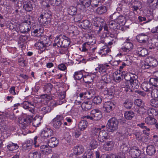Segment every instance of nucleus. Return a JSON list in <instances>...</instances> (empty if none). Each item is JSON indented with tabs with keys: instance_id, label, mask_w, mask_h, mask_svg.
<instances>
[{
	"instance_id": "f03ea898",
	"label": "nucleus",
	"mask_w": 158,
	"mask_h": 158,
	"mask_svg": "<svg viewBox=\"0 0 158 158\" xmlns=\"http://www.w3.org/2000/svg\"><path fill=\"white\" fill-rule=\"evenodd\" d=\"M138 76L133 73H127L124 76V79L129 84L128 87L130 91L131 89H138L139 85V83L137 80Z\"/></svg>"
},
{
	"instance_id": "2eb2a0df",
	"label": "nucleus",
	"mask_w": 158,
	"mask_h": 158,
	"mask_svg": "<svg viewBox=\"0 0 158 158\" xmlns=\"http://www.w3.org/2000/svg\"><path fill=\"white\" fill-rule=\"evenodd\" d=\"M60 40L61 42L62 47H67L69 46L70 44V41L69 40V39L65 35H60Z\"/></svg>"
},
{
	"instance_id": "f8f14e48",
	"label": "nucleus",
	"mask_w": 158,
	"mask_h": 158,
	"mask_svg": "<svg viewBox=\"0 0 158 158\" xmlns=\"http://www.w3.org/2000/svg\"><path fill=\"white\" fill-rule=\"evenodd\" d=\"M95 42V41L93 42L90 41L89 42H87L84 43L82 46L79 48L80 50L82 52H88L89 51L91 50V47L90 46V44H89V43L90 44H93Z\"/></svg>"
},
{
	"instance_id": "f3484780",
	"label": "nucleus",
	"mask_w": 158,
	"mask_h": 158,
	"mask_svg": "<svg viewBox=\"0 0 158 158\" xmlns=\"http://www.w3.org/2000/svg\"><path fill=\"white\" fill-rule=\"evenodd\" d=\"M124 46H123L121 49L124 52H129L133 48V44L131 42L126 41L124 43Z\"/></svg>"
},
{
	"instance_id": "c756f323",
	"label": "nucleus",
	"mask_w": 158,
	"mask_h": 158,
	"mask_svg": "<svg viewBox=\"0 0 158 158\" xmlns=\"http://www.w3.org/2000/svg\"><path fill=\"white\" fill-rule=\"evenodd\" d=\"M74 151L75 154L79 155L82 153L84 152V148L83 146L80 145L76 146L74 148Z\"/></svg>"
},
{
	"instance_id": "bb28decb",
	"label": "nucleus",
	"mask_w": 158,
	"mask_h": 158,
	"mask_svg": "<svg viewBox=\"0 0 158 158\" xmlns=\"http://www.w3.org/2000/svg\"><path fill=\"white\" fill-rule=\"evenodd\" d=\"M41 117L40 116H36L32 120L33 126L35 127H38L39 125L41 123Z\"/></svg>"
},
{
	"instance_id": "6ab92c4d",
	"label": "nucleus",
	"mask_w": 158,
	"mask_h": 158,
	"mask_svg": "<svg viewBox=\"0 0 158 158\" xmlns=\"http://www.w3.org/2000/svg\"><path fill=\"white\" fill-rule=\"evenodd\" d=\"M23 7L26 11L29 12L33 10V7L31 2L29 1L24 0L23 1Z\"/></svg>"
},
{
	"instance_id": "dca6fc26",
	"label": "nucleus",
	"mask_w": 158,
	"mask_h": 158,
	"mask_svg": "<svg viewBox=\"0 0 158 158\" xmlns=\"http://www.w3.org/2000/svg\"><path fill=\"white\" fill-rule=\"evenodd\" d=\"M129 152L131 156L133 158L138 157L140 154V150L136 147L131 148Z\"/></svg>"
},
{
	"instance_id": "473e14b6",
	"label": "nucleus",
	"mask_w": 158,
	"mask_h": 158,
	"mask_svg": "<svg viewBox=\"0 0 158 158\" xmlns=\"http://www.w3.org/2000/svg\"><path fill=\"white\" fill-rule=\"evenodd\" d=\"M147 113L149 116L153 117L157 115L158 110L154 108L149 109L148 110Z\"/></svg>"
},
{
	"instance_id": "1a4fd4ad",
	"label": "nucleus",
	"mask_w": 158,
	"mask_h": 158,
	"mask_svg": "<svg viewBox=\"0 0 158 158\" xmlns=\"http://www.w3.org/2000/svg\"><path fill=\"white\" fill-rule=\"evenodd\" d=\"M96 75L94 73H89L87 75H84L83 77V81L85 83H90L93 81Z\"/></svg>"
},
{
	"instance_id": "b1692460",
	"label": "nucleus",
	"mask_w": 158,
	"mask_h": 158,
	"mask_svg": "<svg viewBox=\"0 0 158 158\" xmlns=\"http://www.w3.org/2000/svg\"><path fill=\"white\" fill-rule=\"evenodd\" d=\"M146 61L149 64V66L154 67L158 64V61L156 59L153 57H149L146 59Z\"/></svg>"
},
{
	"instance_id": "72a5a7b5",
	"label": "nucleus",
	"mask_w": 158,
	"mask_h": 158,
	"mask_svg": "<svg viewBox=\"0 0 158 158\" xmlns=\"http://www.w3.org/2000/svg\"><path fill=\"white\" fill-rule=\"evenodd\" d=\"M107 11L106 6H102L98 7L96 10V13L99 15H101L106 13Z\"/></svg>"
},
{
	"instance_id": "20e7f679",
	"label": "nucleus",
	"mask_w": 158,
	"mask_h": 158,
	"mask_svg": "<svg viewBox=\"0 0 158 158\" xmlns=\"http://www.w3.org/2000/svg\"><path fill=\"white\" fill-rule=\"evenodd\" d=\"M118 122L115 118L110 119L107 124L106 127L110 132H113L118 128Z\"/></svg>"
},
{
	"instance_id": "4c0bfd02",
	"label": "nucleus",
	"mask_w": 158,
	"mask_h": 158,
	"mask_svg": "<svg viewBox=\"0 0 158 158\" xmlns=\"http://www.w3.org/2000/svg\"><path fill=\"white\" fill-rule=\"evenodd\" d=\"M40 17L43 18V19L45 20L48 19L51 17V12L50 11H42V14L40 15Z\"/></svg>"
},
{
	"instance_id": "39448f33",
	"label": "nucleus",
	"mask_w": 158,
	"mask_h": 158,
	"mask_svg": "<svg viewBox=\"0 0 158 158\" xmlns=\"http://www.w3.org/2000/svg\"><path fill=\"white\" fill-rule=\"evenodd\" d=\"M35 105V104L27 101H24L21 104V105L24 109L28 110L31 113L33 114H34L35 113L34 108Z\"/></svg>"
},
{
	"instance_id": "680f3d73",
	"label": "nucleus",
	"mask_w": 158,
	"mask_h": 158,
	"mask_svg": "<svg viewBox=\"0 0 158 158\" xmlns=\"http://www.w3.org/2000/svg\"><path fill=\"white\" fill-rule=\"evenodd\" d=\"M151 94L152 97L158 99V89H152L151 91Z\"/></svg>"
},
{
	"instance_id": "774afa93",
	"label": "nucleus",
	"mask_w": 158,
	"mask_h": 158,
	"mask_svg": "<svg viewBox=\"0 0 158 158\" xmlns=\"http://www.w3.org/2000/svg\"><path fill=\"white\" fill-rule=\"evenodd\" d=\"M54 43H53V47L58 49V45L59 44V36H57L56 37L54 41Z\"/></svg>"
},
{
	"instance_id": "412c9836",
	"label": "nucleus",
	"mask_w": 158,
	"mask_h": 158,
	"mask_svg": "<svg viewBox=\"0 0 158 158\" xmlns=\"http://www.w3.org/2000/svg\"><path fill=\"white\" fill-rule=\"evenodd\" d=\"M141 5L142 3L140 2L136 1L134 2L133 4H132L131 8V9L132 11L137 12V10H140V9L141 8Z\"/></svg>"
},
{
	"instance_id": "c03bdc74",
	"label": "nucleus",
	"mask_w": 158,
	"mask_h": 158,
	"mask_svg": "<svg viewBox=\"0 0 158 158\" xmlns=\"http://www.w3.org/2000/svg\"><path fill=\"white\" fill-rule=\"evenodd\" d=\"M119 24L120 23L124 24L125 23V17L122 15H120L117 18L115 19Z\"/></svg>"
},
{
	"instance_id": "13d9d810",
	"label": "nucleus",
	"mask_w": 158,
	"mask_h": 158,
	"mask_svg": "<svg viewBox=\"0 0 158 158\" xmlns=\"http://www.w3.org/2000/svg\"><path fill=\"white\" fill-rule=\"evenodd\" d=\"M110 49L106 46L103 47V48L101 50V53L102 55L105 56L108 53L110 52Z\"/></svg>"
},
{
	"instance_id": "0eeeda50",
	"label": "nucleus",
	"mask_w": 158,
	"mask_h": 158,
	"mask_svg": "<svg viewBox=\"0 0 158 158\" xmlns=\"http://www.w3.org/2000/svg\"><path fill=\"white\" fill-rule=\"evenodd\" d=\"M31 25L30 23H25L19 26V29L21 33L26 34L27 33L31 28Z\"/></svg>"
},
{
	"instance_id": "f257e3e1",
	"label": "nucleus",
	"mask_w": 158,
	"mask_h": 158,
	"mask_svg": "<svg viewBox=\"0 0 158 158\" xmlns=\"http://www.w3.org/2000/svg\"><path fill=\"white\" fill-rule=\"evenodd\" d=\"M98 140L101 142H105L103 145L106 150H110L114 146L113 140L110 137L109 133L106 131L103 130L100 131L98 133Z\"/></svg>"
},
{
	"instance_id": "cd10ccee",
	"label": "nucleus",
	"mask_w": 158,
	"mask_h": 158,
	"mask_svg": "<svg viewBox=\"0 0 158 158\" xmlns=\"http://www.w3.org/2000/svg\"><path fill=\"white\" fill-rule=\"evenodd\" d=\"M52 123L53 127L56 129L59 128V115H57L52 120Z\"/></svg>"
},
{
	"instance_id": "5701e85b",
	"label": "nucleus",
	"mask_w": 158,
	"mask_h": 158,
	"mask_svg": "<svg viewBox=\"0 0 158 158\" xmlns=\"http://www.w3.org/2000/svg\"><path fill=\"white\" fill-rule=\"evenodd\" d=\"M92 102L91 101H87L83 102L81 105L82 109L85 110H90L92 108Z\"/></svg>"
},
{
	"instance_id": "aec40b11",
	"label": "nucleus",
	"mask_w": 158,
	"mask_h": 158,
	"mask_svg": "<svg viewBox=\"0 0 158 158\" xmlns=\"http://www.w3.org/2000/svg\"><path fill=\"white\" fill-rule=\"evenodd\" d=\"M147 3L150 8L155 10L158 6V0H147Z\"/></svg>"
},
{
	"instance_id": "6e6d98bb",
	"label": "nucleus",
	"mask_w": 158,
	"mask_h": 158,
	"mask_svg": "<svg viewBox=\"0 0 158 158\" xmlns=\"http://www.w3.org/2000/svg\"><path fill=\"white\" fill-rule=\"evenodd\" d=\"M102 99L101 97L97 96H95L92 102L96 104H98L101 103Z\"/></svg>"
},
{
	"instance_id": "c85d7f7f",
	"label": "nucleus",
	"mask_w": 158,
	"mask_h": 158,
	"mask_svg": "<svg viewBox=\"0 0 158 158\" xmlns=\"http://www.w3.org/2000/svg\"><path fill=\"white\" fill-rule=\"evenodd\" d=\"M49 147L47 145H42L40 147V151L43 154H47L50 153L51 151Z\"/></svg>"
},
{
	"instance_id": "6e6552de",
	"label": "nucleus",
	"mask_w": 158,
	"mask_h": 158,
	"mask_svg": "<svg viewBox=\"0 0 158 158\" xmlns=\"http://www.w3.org/2000/svg\"><path fill=\"white\" fill-rule=\"evenodd\" d=\"M91 114L94 117V120H98L102 117L101 112L98 109H95L91 111Z\"/></svg>"
},
{
	"instance_id": "f704fd0d",
	"label": "nucleus",
	"mask_w": 158,
	"mask_h": 158,
	"mask_svg": "<svg viewBox=\"0 0 158 158\" xmlns=\"http://www.w3.org/2000/svg\"><path fill=\"white\" fill-rule=\"evenodd\" d=\"M19 146L16 143L10 142L7 145V148L10 151H13L18 149Z\"/></svg>"
},
{
	"instance_id": "69168bd1",
	"label": "nucleus",
	"mask_w": 158,
	"mask_h": 158,
	"mask_svg": "<svg viewBox=\"0 0 158 158\" xmlns=\"http://www.w3.org/2000/svg\"><path fill=\"white\" fill-rule=\"evenodd\" d=\"M66 95L65 91H63L62 92L60 93V99L62 100V101L60 100V104L65 102V100L64 99Z\"/></svg>"
},
{
	"instance_id": "5fc2aeb1",
	"label": "nucleus",
	"mask_w": 158,
	"mask_h": 158,
	"mask_svg": "<svg viewBox=\"0 0 158 158\" xmlns=\"http://www.w3.org/2000/svg\"><path fill=\"white\" fill-rule=\"evenodd\" d=\"M81 3L85 7H88L91 5V0H80Z\"/></svg>"
},
{
	"instance_id": "7ed1b4c3",
	"label": "nucleus",
	"mask_w": 158,
	"mask_h": 158,
	"mask_svg": "<svg viewBox=\"0 0 158 158\" xmlns=\"http://www.w3.org/2000/svg\"><path fill=\"white\" fill-rule=\"evenodd\" d=\"M93 30L96 34H99L105 25V22L103 19L100 17H95L93 19Z\"/></svg>"
},
{
	"instance_id": "4468645a",
	"label": "nucleus",
	"mask_w": 158,
	"mask_h": 158,
	"mask_svg": "<svg viewBox=\"0 0 158 158\" xmlns=\"http://www.w3.org/2000/svg\"><path fill=\"white\" fill-rule=\"evenodd\" d=\"M136 38L138 41L141 43H146L148 39V36L144 33L138 35Z\"/></svg>"
},
{
	"instance_id": "49530a36",
	"label": "nucleus",
	"mask_w": 158,
	"mask_h": 158,
	"mask_svg": "<svg viewBox=\"0 0 158 158\" xmlns=\"http://www.w3.org/2000/svg\"><path fill=\"white\" fill-rule=\"evenodd\" d=\"M85 98L87 99H90L94 95V91L92 90H87L85 92Z\"/></svg>"
},
{
	"instance_id": "7c9ffc66",
	"label": "nucleus",
	"mask_w": 158,
	"mask_h": 158,
	"mask_svg": "<svg viewBox=\"0 0 158 158\" xmlns=\"http://www.w3.org/2000/svg\"><path fill=\"white\" fill-rule=\"evenodd\" d=\"M35 46L36 48L43 52L46 49V47L40 41L37 42L35 44Z\"/></svg>"
},
{
	"instance_id": "ddd939ff",
	"label": "nucleus",
	"mask_w": 158,
	"mask_h": 158,
	"mask_svg": "<svg viewBox=\"0 0 158 158\" xmlns=\"http://www.w3.org/2000/svg\"><path fill=\"white\" fill-rule=\"evenodd\" d=\"M52 134L53 132L52 130L46 128L42 131L40 135L41 137L47 139L50 137Z\"/></svg>"
},
{
	"instance_id": "de8ad7c7",
	"label": "nucleus",
	"mask_w": 158,
	"mask_h": 158,
	"mask_svg": "<svg viewBox=\"0 0 158 158\" xmlns=\"http://www.w3.org/2000/svg\"><path fill=\"white\" fill-rule=\"evenodd\" d=\"M128 148L127 146L125 143H122L121 145L120 148V150L121 152L124 153H126L128 151Z\"/></svg>"
},
{
	"instance_id": "a18cd8bd",
	"label": "nucleus",
	"mask_w": 158,
	"mask_h": 158,
	"mask_svg": "<svg viewBox=\"0 0 158 158\" xmlns=\"http://www.w3.org/2000/svg\"><path fill=\"white\" fill-rule=\"evenodd\" d=\"M109 67V65L107 64L102 65L99 68V72L103 74H105V73H106L107 67Z\"/></svg>"
},
{
	"instance_id": "2f4dec72",
	"label": "nucleus",
	"mask_w": 158,
	"mask_h": 158,
	"mask_svg": "<svg viewBox=\"0 0 158 158\" xmlns=\"http://www.w3.org/2000/svg\"><path fill=\"white\" fill-rule=\"evenodd\" d=\"M88 123L86 120H82L79 122L78 124L79 129L81 131L84 130L87 126Z\"/></svg>"
},
{
	"instance_id": "9d476101",
	"label": "nucleus",
	"mask_w": 158,
	"mask_h": 158,
	"mask_svg": "<svg viewBox=\"0 0 158 158\" xmlns=\"http://www.w3.org/2000/svg\"><path fill=\"white\" fill-rule=\"evenodd\" d=\"M145 122L148 125H154L156 128L158 130V123L156 122V120L152 117L149 116L145 118Z\"/></svg>"
},
{
	"instance_id": "4be33fe9",
	"label": "nucleus",
	"mask_w": 158,
	"mask_h": 158,
	"mask_svg": "<svg viewBox=\"0 0 158 158\" xmlns=\"http://www.w3.org/2000/svg\"><path fill=\"white\" fill-rule=\"evenodd\" d=\"M136 51L137 53L140 56H144L148 53L146 49L142 47L138 48Z\"/></svg>"
},
{
	"instance_id": "393cba45",
	"label": "nucleus",
	"mask_w": 158,
	"mask_h": 158,
	"mask_svg": "<svg viewBox=\"0 0 158 158\" xmlns=\"http://www.w3.org/2000/svg\"><path fill=\"white\" fill-rule=\"evenodd\" d=\"M106 158H126V156L124 153L119 152L117 155L111 154L110 156L107 155Z\"/></svg>"
},
{
	"instance_id": "a878e982",
	"label": "nucleus",
	"mask_w": 158,
	"mask_h": 158,
	"mask_svg": "<svg viewBox=\"0 0 158 158\" xmlns=\"http://www.w3.org/2000/svg\"><path fill=\"white\" fill-rule=\"evenodd\" d=\"M156 152L155 147L153 145H149L147 148L146 152L149 156H152L154 155Z\"/></svg>"
},
{
	"instance_id": "338daca9",
	"label": "nucleus",
	"mask_w": 158,
	"mask_h": 158,
	"mask_svg": "<svg viewBox=\"0 0 158 158\" xmlns=\"http://www.w3.org/2000/svg\"><path fill=\"white\" fill-rule=\"evenodd\" d=\"M106 36V39L107 40L109 39H110L111 38H115V40H116V36L115 35L111 33L110 32H105V33Z\"/></svg>"
},
{
	"instance_id": "ea45409f",
	"label": "nucleus",
	"mask_w": 158,
	"mask_h": 158,
	"mask_svg": "<svg viewBox=\"0 0 158 158\" xmlns=\"http://www.w3.org/2000/svg\"><path fill=\"white\" fill-rule=\"evenodd\" d=\"M134 116V113L131 111L126 112L124 113V117L127 119L131 120Z\"/></svg>"
},
{
	"instance_id": "0e129e2a",
	"label": "nucleus",
	"mask_w": 158,
	"mask_h": 158,
	"mask_svg": "<svg viewBox=\"0 0 158 158\" xmlns=\"http://www.w3.org/2000/svg\"><path fill=\"white\" fill-rule=\"evenodd\" d=\"M134 104L135 105L139 107H142L144 106V104L143 102L140 99H137L134 102Z\"/></svg>"
},
{
	"instance_id": "09e8293b",
	"label": "nucleus",
	"mask_w": 158,
	"mask_h": 158,
	"mask_svg": "<svg viewBox=\"0 0 158 158\" xmlns=\"http://www.w3.org/2000/svg\"><path fill=\"white\" fill-rule=\"evenodd\" d=\"M31 146L30 143H24L22 145V150L25 152H28L31 149Z\"/></svg>"
},
{
	"instance_id": "052dcab7",
	"label": "nucleus",
	"mask_w": 158,
	"mask_h": 158,
	"mask_svg": "<svg viewBox=\"0 0 158 158\" xmlns=\"http://www.w3.org/2000/svg\"><path fill=\"white\" fill-rule=\"evenodd\" d=\"M93 152L90 150L87 153H85L82 157L83 158H93Z\"/></svg>"
},
{
	"instance_id": "3c124183",
	"label": "nucleus",
	"mask_w": 158,
	"mask_h": 158,
	"mask_svg": "<svg viewBox=\"0 0 158 158\" xmlns=\"http://www.w3.org/2000/svg\"><path fill=\"white\" fill-rule=\"evenodd\" d=\"M102 80L104 82L106 83L110 82L111 81L110 76L107 74H104L102 76Z\"/></svg>"
},
{
	"instance_id": "79ce46f5",
	"label": "nucleus",
	"mask_w": 158,
	"mask_h": 158,
	"mask_svg": "<svg viewBox=\"0 0 158 158\" xmlns=\"http://www.w3.org/2000/svg\"><path fill=\"white\" fill-rule=\"evenodd\" d=\"M53 88V85L50 83L47 84L44 87V91L46 93H49L51 92Z\"/></svg>"
},
{
	"instance_id": "4d7b16f0",
	"label": "nucleus",
	"mask_w": 158,
	"mask_h": 158,
	"mask_svg": "<svg viewBox=\"0 0 158 158\" xmlns=\"http://www.w3.org/2000/svg\"><path fill=\"white\" fill-rule=\"evenodd\" d=\"M150 104L154 107H157L158 106V99L154 98L152 99L150 102Z\"/></svg>"
},
{
	"instance_id": "58836bf2",
	"label": "nucleus",
	"mask_w": 158,
	"mask_h": 158,
	"mask_svg": "<svg viewBox=\"0 0 158 158\" xmlns=\"http://www.w3.org/2000/svg\"><path fill=\"white\" fill-rule=\"evenodd\" d=\"M142 89L146 92H149L150 91V84L147 82H144L141 85Z\"/></svg>"
},
{
	"instance_id": "603ef678",
	"label": "nucleus",
	"mask_w": 158,
	"mask_h": 158,
	"mask_svg": "<svg viewBox=\"0 0 158 158\" xmlns=\"http://www.w3.org/2000/svg\"><path fill=\"white\" fill-rule=\"evenodd\" d=\"M146 106H144L140 107L137 110V112L140 114H144L146 111Z\"/></svg>"
},
{
	"instance_id": "8fccbe9b",
	"label": "nucleus",
	"mask_w": 158,
	"mask_h": 158,
	"mask_svg": "<svg viewBox=\"0 0 158 158\" xmlns=\"http://www.w3.org/2000/svg\"><path fill=\"white\" fill-rule=\"evenodd\" d=\"M135 138L139 141H142L143 140V134L139 132H136L134 133Z\"/></svg>"
},
{
	"instance_id": "37998d69",
	"label": "nucleus",
	"mask_w": 158,
	"mask_h": 158,
	"mask_svg": "<svg viewBox=\"0 0 158 158\" xmlns=\"http://www.w3.org/2000/svg\"><path fill=\"white\" fill-rule=\"evenodd\" d=\"M73 76L74 79L76 80H80L83 78V77L82 73L80 71L75 72Z\"/></svg>"
},
{
	"instance_id": "423d86ee",
	"label": "nucleus",
	"mask_w": 158,
	"mask_h": 158,
	"mask_svg": "<svg viewBox=\"0 0 158 158\" xmlns=\"http://www.w3.org/2000/svg\"><path fill=\"white\" fill-rule=\"evenodd\" d=\"M31 117H30L29 116L22 118L19 121L20 126L23 129H25L31 123Z\"/></svg>"
},
{
	"instance_id": "e2e57ef3",
	"label": "nucleus",
	"mask_w": 158,
	"mask_h": 158,
	"mask_svg": "<svg viewBox=\"0 0 158 158\" xmlns=\"http://www.w3.org/2000/svg\"><path fill=\"white\" fill-rule=\"evenodd\" d=\"M40 19L39 20V23L41 25H43L44 26H47L48 24V22L47 21V19L45 20L43 19V18L40 16Z\"/></svg>"
},
{
	"instance_id": "a19ab883",
	"label": "nucleus",
	"mask_w": 158,
	"mask_h": 158,
	"mask_svg": "<svg viewBox=\"0 0 158 158\" xmlns=\"http://www.w3.org/2000/svg\"><path fill=\"white\" fill-rule=\"evenodd\" d=\"M68 12L69 15H73L76 14L77 12V9L74 6H71L68 8Z\"/></svg>"
},
{
	"instance_id": "bf43d9fd",
	"label": "nucleus",
	"mask_w": 158,
	"mask_h": 158,
	"mask_svg": "<svg viewBox=\"0 0 158 158\" xmlns=\"http://www.w3.org/2000/svg\"><path fill=\"white\" fill-rule=\"evenodd\" d=\"M89 145L91 148L92 149H95L97 148L98 146L97 142L95 139H93L90 141Z\"/></svg>"
},
{
	"instance_id": "9b49d317",
	"label": "nucleus",
	"mask_w": 158,
	"mask_h": 158,
	"mask_svg": "<svg viewBox=\"0 0 158 158\" xmlns=\"http://www.w3.org/2000/svg\"><path fill=\"white\" fill-rule=\"evenodd\" d=\"M115 105L113 102L108 101L105 102L103 104V108L104 110L107 112L112 111L115 107Z\"/></svg>"
},
{
	"instance_id": "e433bc0d",
	"label": "nucleus",
	"mask_w": 158,
	"mask_h": 158,
	"mask_svg": "<svg viewBox=\"0 0 158 158\" xmlns=\"http://www.w3.org/2000/svg\"><path fill=\"white\" fill-rule=\"evenodd\" d=\"M91 24L89 21L88 20H85L81 22V26L84 29L89 28L91 26Z\"/></svg>"
},
{
	"instance_id": "864d4df0",
	"label": "nucleus",
	"mask_w": 158,
	"mask_h": 158,
	"mask_svg": "<svg viewBox=\"0 0 158 158\" xmlns=\"http://www.w3.org/2000/svg\"><path fill=\"white\" fill-rule=\"evenodd\" d=\"M68 29V26L65 22L61 23L60 26V31L64 32Z\"/></svg>"
},
{
	"instance_id": "c9c22d12",
	"label": "nucleus",
	"mask_w": 158,
	"mask_h": 158,
	"mask_svg": "<svg viewBox=\"0 0 158 158\" xmlns=\"http://www.w3.org/2000/svg\"><path fill=\"white\" fill-rule=\"evenodd\" d=\"M150 84L155 87H158V77H152L149 80Z\"/></svg>"
},
{
	"instance_id": "a211bd4d",
	"label": "nucleus",
	"mask_w": 158,
	"mask_h": 158,
	"mask_svg": "<svg viewBox=\"0 0 158 158\" xmlns=\"http://www.w3.org/2000/svg\"><path fill=\"white\" fill-rule=\"evenodd\" d=\"M109 25L110 29L114 30L119 29L120 27V24H119L115 19L110 21Z\"/></svg>"
}]
</instances>
